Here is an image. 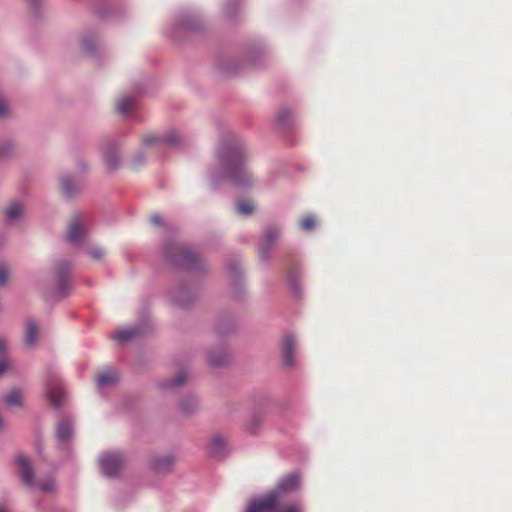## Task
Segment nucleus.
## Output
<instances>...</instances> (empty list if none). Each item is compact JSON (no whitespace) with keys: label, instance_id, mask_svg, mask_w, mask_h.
Here are the masks:
<instances>
[{"label":"nucleus","instance_id":"nucleus-1","mask_svg":"<svg viewBox=\"0 0 512 512\" xmlns=\"http://www.w3.org/2000/svg\"><path fill=\"white\" fill-rule=\"evenodd\" d=\"M216 160V164L209 169L213 189H217L224 180L243 188L252 185L253 177L245 168L244 144L238 137L229 136L222 140L216 151Z\"/></svg>","mask_w":512,"mask_h":512},{"label":"nucleus","instance_id":"nucleus-2","mask_svg":"<svg viewBox=\"0 0 512 512\" xmlns=\"http://www.w3.org/2000/svg\"><path fill=\"white\" fill-rule=\"evenodd\" d=\"M299 485L300 476L297 473L287 474L275 489L252 501L244 512H302L298 503L282 504L284 495L296 491Z\"/></svg>","mask_w":512,"mask_h":512},{"label":"nucleus","instance_id":"nucleus-3","mask_svg":"<svg viewBox=\"0 0 512 512\" xmlns=\"http://www.w3.org/2000/svg\"><path fill=\"white\" fill-rule=\"evenodd\" d=\"M165 259L172 265L197 272H206V262L189 246L169 242L163 247Z\"/></svg>","mask_w":512,"mask_h":512},{"label":"nucleus","instance_id":"nucleus-4","mask_svg":"<svg viewBox=\"0 0 512 512\" xmlns=\"http://www.w3.org/2000/svg\"><path fill=\"white\" fill-rule=\"evenodd\" d=\"M198 295V287L187 282L177 283L168 291L171 304L181 309H187L194 305Z\"/></svg>","mask_w":512,"mask_h":512},{"label":"nucleus","instance_id":"nucleus-5","mask_svg":"<svg viewBox=\"0 0 512 512\" xmlns=\"http://www.w3.org/2000/svg\"><path fill=\"white\" fill-rule=\"evenodd\" d=\"M45 396L55 409H60L66 402V392L56 372L49 369L45 380Z\"/></svg>","mask_w":512,"mask_h":512},{"label":"nucleus","instance_id":"nucleus-6","mask_svg":"<svg viewBox=\"0 0 512 512\" xmlns=\"http://www.w3.org/2000/svg\"><path fill=\"white\" fill-rule=\"evenodd\" d=\"M100 469L101 472L109 477H119L125 469L127 458L124 453L120 451L105 452L100 456Z\"/></svg>","mask_w":512,"mask_h":512},{"label":"nucleus","instance_id":"nucleus-7","mask_svg":"<svg viewBox=\"0 0 512 512\" xmlns=\"http://www.w3.org/2000/svg\"><path fill=\"white\" fill-rule=\"evenodd\" d=\"M281 232V228L276 225H269L263 230L262 236L258 241V255L262 262L267 263L270 261L271 250L277 244Z\"/></svg>","mask_w":512,"mask_h":512},{"label":"nucleus","instance_id":"nucleus-8","mask_svg":"<svg viewBox=\"0 0 512 512\" xmlns=\"http://www.w3.org/2000/svg\"><path fill=\"white\" fill-rule=\"evenodd\" d=\"M89 231L88 218L82 214H75L71 217L66 231V239L70 244H82Z\"/></svg>","mask_w":512,"mask_h":512},{"label":"nucleus","instance_id":"nucleus-9","mask_svg":"<svg viewBox=\"0 0 512 512\" xmlns=\"http://www.w3.org/2000/svg\"><path fill=\"white\" fill-rule=\"evenodd\" d=\"M71 268L72 264L69 261L59 260L56 262L52 272L53 279L56 283V294L61 299L67 297L71 290V284L69 280Z\"/></svg>","mask_w":512,"mask_h":512},{"label":"nucleus","instance_id":"nucleus-10","mask_svg":"<svg viewBox=\"0 0 512 512\" xmlns=\"http://www.w3.org/2000/svg\"><path fill=\"white\" fill-rule=\"evenodd\" d=\"M100 151L106 166L115 171L121 164L120 147L113 138H105L101 145Z\"/></svg>","mask_w":512,"mask_h":512},{"label":"nucleus","instance_id":"nucleus-11","mask_svg":"<svg viewBox=\"0 0 512 512\" xmlns=\"http://www.w3.org/2000/svg\"><path fill=\"white\" fill-rule=\"evenodd\" d=\"M177 27L182 31L196 34L203 30L204 23L196 13L186 11L179 15L177 20Z\"/></svg>","mask_w":512,"mask_h":512},{"label":"nucleus","instance_id":"nucleus-12","mask_svg":"<svg viewBox=\"0 0 512 512\" xmlns=\"http://www.w3.org/2000/svg\"><path fill=\"white\" fill-rule=\"evenodd\" d=\"M200 409V399L192 392L183 394L178 400V410L185 417L195 416Z\"/></svg>","mask_w":512,"mask_h":512},{"label":"nucleus","instance_id":"nucleus-13","mask_svg":"<svg viewBox=\"0 0 512 512\" xmlns=\"http://www.w3.org/2000/svg\"><path fill=\"white\" fill-rule=\"evenodd\" d=\"M60 190L66 199H73L83 191L82 183L70 175H63L59 179Z\"/></svg>","mask_w":512,"mask_h":512},{"label":"nucleus","instance_id":"nucleus-14","mask_svg":"<svg viewBox=\"0 0 512 512\" xmlns=\"http://www.w3.org/2000/svg\"><path fill=\"white\" fill-rule=\"evenodd\" d=\"M296 339L291 334H285L283 337L281 354L284 366L287 368H293L296 365Z\"/></svg>","mask_w":512,"mask_h":512},{"label":"nucleus","instance_id":"nucleus-15","mask_svg":"<svg viewBox=\"0 0 512 512\" xmlns=\"http://www.w3.org/2000/svg\"><path fill=\"white\" fill-rule=\"evenodd\" d=\"M228 454V441L222 435H214L208 444V455L216 460H223Z\"/></svg>","mask_w":512,"mask_h":512},{"label":"nucleus","instance_id":"nucleus-16","mask_svg":"<svg viewBox=\"0 0 512 512\" xmlns=\"http://www.w3.org/2000/svg\"><path fill=\"white\" fill-rule=\"evenodd\" d=\"M15 462L19 468V474L24 484L28 487L36 486L34 469L30 460L25 455L19 454L16 456Z\"/></svg>","mask_w":512,"mask_h":512},{"label":"nucleus","instance_id":"nucleus-17","mask_svg":"<svg viewBox=\"0 0 512 512\" xmlns=\"http://www.w3.org/2000/svg\"><path fill=\"white\" fill-rule=\"evenodd\" d=\"M208 363L216 368L224 367L231 361V354L224 346H218L207 350Z\"/></svg>","mask_w":512,"mask_h":512},{"label":"nucleus","instance_id":"nucleus-18","mask_svg":"<svg viewBox=\"0 0 512 512\" xmlns=\"http://www.w3.org/2000/svg\"><path fill=\"white\" fill-rule=\"evenodd\" d=\"M175 458L170 454L154 455L149 460V467L156 473H168L172 471Z\"/></svg>","mask_w":512,"mask_h":512},{"label":"nucleus","instance_id":"nucleus-19","mask_svg":"<svg viewBox=\"0 0 512 512\" xmlns=\"http://www.w3.org/2000/svg\"><path fill=\"white\" fill-rule=\"evenodd\" d=\"M189 379L190 374L186 370H181L174 376L161 380L158 386L162 391L168 392L185 385Z\"/></svg>","mask_w":512,"mask_h":512},{"label":"nucleus","instance_id":"nucleus-20","mask_svg":"<svg viewBox=\"0 0 512 512\" xmlns=\"http://www.w3.org/2000/svg\"><path fill=\"white\" fill-rule=\"evenodd\" d=\"M189 140L182 133L170 130L163 134V145L171 149H182L188 146Z\"/></svg>","mask_w":512,"mask_h":512},{"label":"nucleus","instance_id":"nucleus-21","mask_svg":"<svg viewBox=\"0 0 512 512\" xmlns=\"http://www.w3.org/2000/svg\"><path fill=\"white\" fill-rule=\"evenodd\" d=\"M74 434L73 422L68 417H63L56 427V438L60 443L69 441Z\"/></svg>","mask_w":512,"mask_h":512},{"label":"nucleus","instance_id":"nucleus-22","mask_svg":"<svg viewBox=\"0 0 512 512\" xmlns=\"http://www.w3.org/2000/svg\"><path fill=\"white\" fill-rule=\"evenodd\" d=\"M39 327L37 322L29 318L25 323L24 343L29 348H34L38 341Z\"/></svg>","mask_w":512,"mask_h":512},{"label":"nucleus","instance_id":"nucleus-23","mask_svg":"<svg viewBox=\"0 0 512 512\" xmlns=\"http://www.w3.org/2000/svg\"><path fill=\"white\" fill-rule=\"evenodd\" d=\"M119 381L118 373L115 370H106L101 372L97 379V387L99 390H104L115 386Z\"/></svg>","mask_w":512,"mask_h":512},{"label":"nucleus","instance_id":"nucleus-24","mask_svg":"<svg viewBox=\"0 0 512 512\" xmlns=\"http://www.w3.org/2000/svg\"><path fill=\"white\" fill-rule=\"evenodd\" d=\"M25 206L20 201H12L5 209V218L8 222L19 220L24 214Z\"/></svg>","mask_w":512,"mask_h":512},{"label":"nucleus","instance_id":"nucleus-25","mask_svg":"<svg viewBox=\"0 0 512 512\" xmlns=\"http://www.w3.org/2000/svg\"><path fill=\"white\" fill-rule=\"evenodd\" d=\"M237 324L233 317L223 316L221 317L215 327L217 334L220 336L228 335L236 330Z\"/></svg>","mask_w":512,"mask_h":512},{"label":"nucleus","instance_id":"nucleus-26","mask_svg":"<svg viewBox=\"0 0 512 512\" xmlns=\"http://www.w3.org/2000/svg\"><path fill=\"white\" fill-rule=\"evenodd\" d=\"M227 268H228L229 274L231 275V277L233 279V285H234L236 292H238V291L240 292V290L242 289L241 284L239 282V277L242 274L241 264L236 260H231L228 262Z\"/></svg>","mask_w":512,"mask_h":512},{"label":"nucleus","instance_id":"nucleus-27","mask_svg":"<svg viewBox=\"0 0 512 512\" xmlns=\"http://www.w3.org/2000/svg\"><path fill=\"white\" fill-rule=\"evenodd\" d=\"M263 422V415L254 413L246 424V432L252 436L258 435L262 428Z\"/></svg>","mask_w":512,"mask_h":512},{"label":"nucleus","instance_id":"nucleus-28","mask_svg":"<svg viewBox=\"0 0 512 512\" xmlns=\"http://www.w3.org/2000/svg\"><path fill=\"white\" fill-rule=\"evenodd\" d=\"M135 106V99L130 96H122L116 102V111L121 115H127Z\"/></svg>","mask_w":512,"mask_h":512},{"label":"nucleus","instance_id":"nucleus-29","mask_svg":"<svg viewBox=\"0 0 512 512\" xmlns=\"http://www.w3.org/2000/svg\"><path fill=\"white\" fill-rule=\"evenodd\" d=\"M23 394L20 389H12L3 398L4 403L10 407L22 406Z\"/></svg>","mask_w":512,"mask_h":512},{"label":"nucleus","instance_id":"nucleus-30","mask_svg":"<svg viewBox=\"0 0 512 512\" xmlns=\"http://www.w3.org/2000/svg\"><path fill=\"white\" fill-rule=\"evenodd\" d=\"M81 46L87 53H93L96 51L98 46L97 37L90 32L83 34L81 38Z\"/></svg>","mask_w":512,"mask_h":512},{"label":"nucleus","instance_id":"nucleus-31","mask_svg":"<svg viewBox=\"0 0 512 512\" xmlns=\"http://www.w3.org/2000/svg\"><path fill=\"white\" fill-rule=\"evenodd\" d=\"M293 120V114L291 110L286 107H282L278 110L276 115V121L279 126L287 128L291 125Z\"/></svg>","mask_w":512,"mask_h":512},{"label":"nucleus","instance_id":"nucleus-32","mask_svg":"<svg viewBox=\"0 0 512 512\" xmlns=\"http://www.w3.org/2000/svg\"><path fill=\"white\" fill-rule=\"evenodd\" d=\"M141 143L144 147H159L163 145V135H156L154 133H147L141 137Z\"/></svg>","mask_w":512,"mask_h":512},{"label":"nucleus","instance_id":"nucleus-33","mask_svg":"<svg viewBox=\"0 0 512 512\" xmlns=\"http://www.w3.org/2000/svg\"><path fill=\"white\" fill-rule=\"evenodd\" d=\"M140 335V331L137 328H131L126 330H121L118 332H115L112 335V338L121 342H125L128 340H131L135 337H138Z\"/></svg>","mask_w":512,"mask_h":512},{"label":"nucleus","instance_id":"nucleus-34","mask_svg":"<svg viewBox=\"0 0 512 512\" xmlns=\"http://www.w3.org/2000/svg\"><path fill=\"white\" fill-rule=\"evenodd\" d=\"M41 490L44 493H52L56 489L55 481L52 478H47L44 481H36V486H32Z\"/></svg>","mask_w":512,"mask_h":512},{"label":"nucleus","instance_id":"nucleus-35","mask_svg":"<svg viewBox=\"0 0 512 512\" xmlns=\"http://www.w3.org/2000/svg\"><path fill=\"white\" fill-rule=\"evenodd\" d=\"M254 211V205L249 201H240L236 205V212L242 216H250Z\"/></svg>","mask_w":512,"mask_h":512},{"label":"nucleus","instance_id":"nucleus-36","mask_svg":"<svg viewBox=\"0 0 512 512\" xmlns=\"http://www.w3.org/2000/svg\"><path fill=\"white\" fill-rule=\"evenodd\" d=\"M30 13L34 17L41 15L42 8L45 4V0H27Z\"/></svg>","mask_w":512,"mask_h":512},{"label":"nucleus","instance_id":"nucleus-37","mask_svg":"<svg viewBox=\"0 0 512 512\" xmlns=\"http://www.w3.org/2000/svg\"><path fill=\"white\" fill-rule=\"evenodd\" d=\"M15 149V143L12 140L0 142V160L8 157Z\"/></svg>","mask_w":512,"mask_h":512},{"label":"nucleus","instance_id":"nucleus-38","mask_svg":"<svg viewBox=\"0 0 512 512\" xmlns=\"http://www.w3.org/2000/svg\"><path fill=\"white\" fill-rule=\"evenodd\" d=\"M147 160V155L144 151H137L131 158L130 160V166L132 168H138L140 166H142L143 164H145Z\"/></svg>","mask_w":512,"mask_h":512},{"label":"nucleus","instance_id":"nucleus-39","mask_svg":"<svg viewBox=\"0 0 512 512\" xmlns=\"http://www.w3.org/2000/svg\"><path fill=\"white\" fill-rule=\"evenodd\" d=\"M10 276V267L6 262L0 261V286L7 284Z\"/></svg>","mask_w":512,"mask_h":512},{"label":"nucleus","instance_id":"nucleus-40","mask_svg":"<svg viewBox=\"0 0 512 512\" xmlns=\"http://www.w3.org/2000/svg\"><path fill=\"white\" fill-rule=\"evenodd\" d=\"M316 224L315 217L313 215H306L300 221V226L305 231H311L314 229Z\"/></svg>","mask_w":512,"mask_h":512},{"label":"nucleus","instance_id":"nucleus-41","mask_svg":"<svg viewBox=\"0 0 512 512\" xmlns=\"http://www.w3.org/2000/svg\"><path fill=\"white\" fill-rule=\"evenodd\" d=\"M11 116V107L6 98L0 95V118Z\"/></svg>","mask_w":512,"mask_h":512},{"label":"nucleus","instance_id":"nucleus-42","mask_svg":"<svg viewBox=\"0 0 512 512\" xmlns=\"http://www.w3.org/2000/svg\"><path fill=\"white\" fill-rule=\"evenodd\" d=\"M238 6L237 0H229L226 5V14L228 17H233L235 15L236 8Z\"/></svg>","mask_w":512,"mask_h":512},{"label":"nucleus","instance_id":"nucleus-43","mask_svg":"<svg viewBox=\"0 0 512 512\" xmlns=\"http://www.w3.org/2000/svg\"><path fill=\"white\" fill-rule=\"evenodd\" d=\"M8 342L5 338L0 337V358L8 357Z\"/></svg>","mask_w":512,"mask_h":512},{"label":"nucleus","instance_id":"nucleus-44","mask_svg":"<svg viewBox=\"0 0 512 512\" xmlns=\"http://www.w3.org/2000/svg\"><path fill=\"white\" fill-rule=\"evenodd\" d=\"M11 362L8 357L0 358V376L9 370Z\"/></svg>","mask_w":512,"mask_h":512},{"label":"nucleus","instance_id":"nucleus-45","mask_svg":"<svg viewBox=\"0 0 512 512\" xmlns=\"http://www.w3.org/2000/svg\"><path fill=\"white\" fill-rule=\"evenodd\" d=\"M289 282L296 293L299 291L298 283H297V274L295 271L289 273Z\"/></svg>","mask_w":512,"mask_h":512},{"label":"nucleus","instance_id":"nucleus-46","mask_svg":"<svg viewBox=\"0 0 512 512\" xmlns=\"http://www.w3.org/2000/svg\"><path fill=\"white\" fill-rule=\"evenodd\" d=\"M90 255L96 259V260H100L103 258L104 256V251L101 249V248H96V249H93L91 250L90 252Z\"/></svg>","mask_w":512,"mask_h":512},{"label":"nucleus","instance_id":"nucleus-47","mask_svg":"<svg viewBox=\"0 0 512 512\" xmlns=\"http://www.w3.org/2000/svg\"><path fill=\"white\" fill-rule=\"evenodd\" d=\"M151 222L154 224V225H161L163 224V218L161 215L159 214H155V215H152L151 216Z\"/></svg>","mask_w":512,"mask_h":512},{"label":"nucleus","instance_id":"nucleus-48","mask_svg":"<svg viewBox=\"0 0 512 512\" xmlns=\"http://www.w3.org/2000/svg\"><path fill=\"white\" fill-rule=\"evenodd\" d=\"M4 243H5V239L3 236L0 235V247H2Z\"/></svg>","mask_w":512,"mask_h":512},{"label":"nucleus","instance_id":"nucleus-49","mask_svg":"<svg viewBox=\"0 0 512 512\" xmlns=\"http://www.w3.org/2000/svg\"><path fill=\"white\" fill-rule=\"evenodd\" d=\"M0 512H7V511L5 510V508H3L2 506H0Z\"/></svg>","mask_w":512,"mask_h":512}]
</instances>
